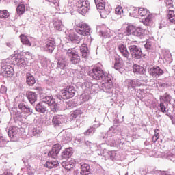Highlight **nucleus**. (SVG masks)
Masks as SVG:
<instances>
[{"instance_id": "nucleus-1", "label": "nucleus", "mask_w": 175, "mask_h": 175, "mask_svg": "<svg viewBox=\"0 0 175 175\" xmlns=\"http://www.w3.org/2000/svg\"><path fill=\"white\" fill-rule=\"evenodd\" d=\"M56 58L58 61L57 68L65 69L66 66V58H69L71 64H79L80 62V57L79 52L75 48L63 49L62 51H58L56 54Z\"/></svg>"}, {"instance_id": "nucleus-2", "label": "nucleus", "mask_w": 175, "mask_h": 175, "mask_svg": "<svg viewBox=\"0 0 175 175\" xmlns=\"http://www.w3.org/2000/svg\"><path fill=\"white\" fill-rule=\"evenodd\" d=\"M42 103H38L35 107V109L38 113H44L45 111H47V107L44 105V103L50 106L51 111L53 112L58 111V105L55 102V99L51 96H46L42 98Z\"/></svg>"}, {"instance_id": "nucleus-3", "label": "nucleus", "mask_w": 175, "mask_h": 175, "mask_svg": "<svg viewBox=\"0 0 175 175\" xmlns=\"http://www.w3.org/2000/svg\"><path fill=\"white\" fill-rule=\"evenodd\" d=\"M99 88L102 91L106 92V94H109L110 96V95L113 94V90L114 88L113 77H111V75H107V77L101 81Z\"/></svg>"}, {"instance_id": "nucleus-4", "label": "nucleus", "mask_w": 175, "mask_h": 175, "mask_svg": "<svg viewBox=\"0 0 175 175\" xmlns=\"http://www.w3.org/2000/svg\"><path fill=\"white\" fill-rule=\"evenodd\" d=\"M10 65H13L12 63V60H10V58L2 60L1 72L4 77H10V76H12V75H14V70L13 69V67H12Z\"/></svg>"}, {"instance_id": "nucleus-5", "label": "nucleus", "mask_w": 175, "mask_h": 175, "mask_svg": "<svg viewBox=\"0 0 175 175\" xmlns=\"http://www.w3.org/2000/svg\"><path fill=\"white\" fill-rule=\"evenodd\" d=\"M75 6L78 13L85 16L90 10V1L88 0H75Z\"/></svg>"}, {"instance_id": "nucleus-6", "label": "nucleus", "mask_w": 175, "mask_h": 175, "mask_svg": "<svg viewBox=\"0 0 175 175\" xmlns=\"http://www.w3.org/2000/svg\"><path fill=\"white\" fill-rule=\"evenodd\" d=\"M172 96L168 94L160 96V110L162 113H167L169 111V105L172 104Z\"/></svg>"}, {"instance_id": "nucleus-7", "label": "nucleus", "mask_w": 175, "mask_h": 175, "mask_svg": "<svg viewBox=\"0 0 175 175\" xmlns=\"http://www.w3.org/2000/svg\"><path fill=\"white\" fill-rule=\"evenodd\" d=\"M89 76L94 79V80H105L107 76L105 77V72L100 67H96L89 72Z\"/></svg>"}, {"instance_id": "nucleus-8", "label": "nucleus", "mask_w": 175, "mask_h": 175, "mask_svg": "<svg viewBox=\"0 0 175 175\" xmlns=\"http://www.w3.org/2000/svg\"><path fill=\"white\" fill-rule=\"evenodd\" d=\"M76 32L82 36L91 35V27L84 22L79 23L76 28Z\"/></svg>"}, {"instance_id": "nucleus-9", "label": "nucleus", "mask_w": 175, "mask_h": 175, "mask_svg": "<svg viewBox=\"0 0 175 175\" xmlns=\"http://www.w3.org/2000/svg\"><path fill=\"white\" fill-rule=\"evenodd\" d=\"M76 90L72 86H67L66 88L60 91L61 97L62 99H70L75 96Z\"/></svg>"}, {"instance_id": "nucleus-10", "label": "nucleus", "mask_w": 175, "mask_h": 175, "mask_svg": "<svg viewBox=\"0 0 175 175\" xmlns=\"http://www.w3.org/2000/svg\"><path fill=\"white\" fill-rule=\"evenodd\" d=\"M65 33L66 38L72 43H75L76 44H79V43H80L81 38L75 33V30H67L65 31Z\"/></svg>"}, {"instance_id": "nucleus-11", "label": "nucleus", "mask_w": 175, "mask_h": 175, "mask_svg": "<svg viewBox=\"0 0 175 175\" xmlns=\"http://www.w3.org/2000/svg\"><path fill=\"white\" fill-rule=\"evenodd\" d=\"M42 49L46 53H53L55 49V40L53 38L47 39L43 44Z\"/></svg>"}, {"instance_id": "nucleus-12", "label": "nucleus", "mask_w": 175, "mask_h": 175, "mask_svg": "<svg viewBox=\"0 0 175 175\" xmlns=\"http://www.w3.org/2000/svg\"><path fill=\"white\" fill-rule=\"evenodd\" d=\"M129 49L133 58H135V59H140V58H142V55H143V53H142V49L137 46L131 45L130 46H129Z\"/></svg>"}, {"instance_id": "nucleus-13", "label": "nucleus", "mask_w": 175, "mask_h": 175, "mask_svg": "<svg viewBox=\"0 0 175 175\" xmlns=\"http://www.w3.org/2000/svg\"><path fill=\"white\" fill-rule=\"evenodd\" d=\"M10 59V61H12V65H17L21 68H25L27 65V64L25 63V60L20 55H16Z\"/></svg>"}, {"instance_id": "nucleus-14", "label": "nucleus", "mask_w": 175, "mask_h": 175, "mask_svg": "<svg viewBox=\"0 0 175 175\" xmlns=\"http://www.w3.org/2000/svg\"><path fill=\"white\" fill-rule=\"evenodd\" d=\"M57 139L62 142V143L66 144V143H69V142L72 140V137L70 136V133L66 131H62L57 135Z\"/></svg>"}, {"instance_id": "nucleus-15", "label": "nucleus", "mask_w": 175, "mask_h": 175, "mask_svg": "<svg viewBox=\"0 0 175 175\" xmlns=\"http://www.w3.org/2000/svg\"><path fill=\"white\" fill-rule=\"evenodd\" d=\"M61 145L59 144H56L53 145L51 150H50L48 153L49 158H53L55 159L58 154H59V151H61Z\"/></svg>"}, {"instance_id": "nucleus-16", "label": "nucleus", "mask_w": 175, "mask_h": 175, "mask_svg": "<svg viewBox=\"0 0 175 175\" xmlns=\"http://www.w3.org/2000/svg\"><path fill=\"white\" fill-rule=\"evenodd\" d=\"M18 109L21 110L22 114H24L25 117H28V116H31L32 113H33L32 109H31L28 105L23 103H21L18 105Z\"/></svg>"}, {"instance_id": "nucleus-17", "label": "nucleus", "mask_w": 175, "mask_h": 175, "mask_svg": "<svg viewBox=\"0 0 175 175\" xmlns=\"http://www.w3.org/2000/svg\"><path fill=\"white\" fill-rule=\"evenodd\" d=\"M20 38H21V41L23 43V44L29 46V47H31V46H33V47H35V46H36V44L35 43V42H36L35 38H30V40H29V39H28L27 36H25L24 34H21L20 36Z\"/></svg>"}, {"instance_id": "nucleus-18", "label": "nucleus", "mask_w": 175, "mask_h": 175, "mask_svg": "<svg viewBox=\"0 0 175 175\" xmlns=\"http://www.w3.org/2000/svg\"><path fill=\"white\" fill-rule=\"evenodd\" d=\"M126 83L129 90H135L136 87H140L142 85V83L139 79H127Z\"/></svg>"}, {"instance_id": "nucleus-19", "label": "nucleus", "mask_w": 175, "mask_h": 175, "mask_svg": "<svg viewBox=\"0 0 175 175\" xmlns=\"http://www.w3.org/2000/svg\"><path fill=\"white\" fill-rule=\"evenodd\" d=\"M63 122H65V118H64V116L62 115L55 116L52 119V125H53L55 128H58V126H61Z\"/></svg>"}, {"instance_id": "nucleus-20", "label": "nucleus", "mask_w": 175, "mask_h": 175, "mask_svg": "<svg viewBox=\"0 0 175 175\" xmlns=\"http://www.w3.org/2000/svg\"><path fill=\"white\" fill-rule=\"evenodd\" d=\"M149 73L153 77L158 78L163 75V70L161 69L159 66H154L149 70Z\"/></svg>"}, {"instance_id": "nucleus-21", "label": "nucleus", "mask_w": 175, "mask_h": 175, "mask_svg": "<svg viewBox=\"0 0 175 175\" xmlns=\"http://www.w3.org/2000/svg\"><path fill=\"white\" fill-rule=\"evenodd\" d=\"M8 136L10 139H14V140H17V136H18V128L16 126H12L8 130Z\"/></svg>"}, {"instance_id": "nucleus-22", "label": "nucleus", "mask_w": 175, "mask_h": 175, "mask_svg": "<svg viewBox=\"0 0 175 175\" xmlns=\"http://www.w3.org/2000/svg\"><path fill=\"white\" fill-rule=\"evenodd\" d=\"M81 166V172L80 174L81 175H88L91 173V169L90 167V165L85 163H79Z\"/></svg>"}, {"instance_id": "nucleus-23", "label": "nucleus", "mask_w": 175, "mask_h": 175, "mask_svg": "<svg viewBox=\"0 0 175 175\" xmlns=\"http://www.w3.org/2000/svg\"><path fill=\"white\" fill-rule=\"evenodd\" d=\"M26 96L29 100V102L33 105L38 100V94L34 92H29L27 93Z\"/></svg>"}, {"instance_id": "nucleus-24", "label": "nucleus", "mask_w": 175, "mask_h": 175, "mask_svg": "<svg viewBox=\"0 0 175 175\" xmlns=\"http://www.w3.org/2000/svg\"><path fill=\"white\" fill-rule=\"evenodd\" d=\"M133 36H137V38H139V39H143L144 38V29L140 27H135Z\"/></svg>"}, {"instance_id": "nucleus-25", "label": "nucleus", "mask_w": 175, "mask_h": 175, "mask_svg": "<svg viewBox=\"0 0 175 175\" xmlns=\"http://www.w3.org/2000/svg\"><path fill=\"white\" fill-rule=\"evenodd\" d=\"M80 51L83 58H88V55H90V51L88 50V46H87V44H83L80 46Z\"/></svg>"}, {"instance_id": "nucleus-26", "label": "nucleus", "mask_w": 175, "mask_h": 175, "mask_svg": "<svg viewBox=\"0 0 175 175\" xmlns=\"http://www.w3.org/2000/svg\"><path fill=\"white\" fill-rule=\"evenodd\" d=\"M119 51L121 53L122 55L126 58V59H129V52H128V49L124 44L119 45Z\"/></svg>"}, {"instance_id": "nucleus-27", "label": "nucleus", "mask_w": 175, "mask_h": 175, "mask_svg": "<svg viewBox=\"0 0 175 175\" xmlns=\"http://www.w3.org/2000/svg\"><path fill=\"white\" fill-rule=\"evenodd\" d=\"M133 71L134 72V73H135V75H143L146 72L143 66L137 64H134L133 66Z\"/></svg>"}, {"instance_id": "nucleus-28", "label": "nucleus", "mask_w": 175, "mask_h": 175, "mask_svg": "<svg viewBox=\"0 0 175 175\" xmlns=\"http://www.w3.org/2000/svg\"><path fill=\"white\" fill-rule=\"evenodd\" d=\"M72 150V148H66L65 150L62 153V159H69V158L72 157V154H73Z\"/></svg>"}, {"instance_id": "nucleus-29", "label": "nucleus", "mask_w": 175, "mask_h": 175, "mask_svg": "<svg viewBox=\"0 0 175 175\" xmlns=\"http://www.w3.org/2000/svg\"><path fill=\"white\" fill-rule=\"evenodd\" d=\"M150 14H151L150 13V11L147 10V8H138V18H139V17H147V16H150Z\"/></svg>"}, {"instance_id": "nucleus-30", "label": "nucleus", "mask_w": 175, "mask_h": 175, "mask_svg": "<svg viewBox=\"0 0 175 175\" xmlns=\"http://www.w3.org/2000/svg\"><path fill=\"white\" fill-rule=\"evenodd\" d=\"M26 83L28 84V85L32 86L35 83H36V81L35 80V77H33L32 74L27 72L26 74Z\"/></svg>"}, {"instance_id": "nucleus-31", "label": "nucleus", "mask_w": 175, "mask_h": 175, "mask_svg": "<svg viewBox=\"0 0 175 175\" xmlns=\"http://www.w3.org/2000/svg\"><path fill=\"white\" fill-rule=\"evenodd\" d=\"M53 27L56 31H64V25H62L61 20L55 19L53 22Z\"/></svg>"}, {"instance_id": "nucleus-32", "label": "nucleus", "mask_w": 175, "mask_h": 175, "mask_svg": "<svg viewBox=\"0 0 175 175\" xmlns=\"http://www.w3.org/2000/svg\"><path fill=\"white\" fill-rule=\"evenodd\" d=\"M58 161H46L44 164L45 167H47L48 169H53L54 167H57L58 166Z\"/></svg>"}, {"instance_id": "nucleus-33", "label": "nucleus", "mask_w": 175, "mask_h": 175, "mask_svg": "<svg viewBox=\"0 0 175 175\" xmlns=\"http://www.w3.org/2000/svg\"><path fill=\"white\" fill-rule=\"evenodd\" d=\"M129 14L131 17L139 18V8L135 7H131Z\"/></svg>"}, {"instance_id": "nucleus-34", "label": "nucleus", "mask_w": 175, "mask_h": 175, "mask_svg": "<svg viewBox=\"0 0 175 175\" xmlns=\"http://www.w3.org/2000/svg\"><path fill=\"white\" fill-rule=\"evenodd\" d=\"M111 12V8L109 7H106V8L101 10V11L100 12V14L102 18H106V17H107V16L110 14Z\"/></svg>"}, {"instance_id": "nucleus-35", "label": "nucleus", "mask_w": 175, "mask_h": 175, "mask_svg": "<svg viewBox=\"0 0 175 175\" xmlns=\"http://www.w3.org/2000/svg\"><path fill=\"white\" fill-rule=\"evenodd\" d=\"M167 18L169 19L170 23H175V14H174V10H169L167 11Z\"/></svg>"}, {"instance_id": "nucleus-36", "label": "nucleus", "mask_w": 175, "mask_h": 175, "mask_svg": "<svg viewBox=\"0 0 175 175\" xmlns=\"http://www.w3.org/2000/svg\"><path fill=\"white\" fill-rule=\"evenodd\" d=\"M160 157H162V158H167V159H170V161L175 162V154L170 152L167 153H163Z\"/></svg>"}, {"instance_id": "nucleus-37", "label": "nucleus", "mask_w": 175, "mask_h": 175, "mask_svg": "<svg viewBox=\"0 0 175 175\" xmlns=\"http://www.w3.org/2000/svg\"><path fill=\"white\" fill-rule=\"evenodd\" d=\"M40 61L42 68H47V66H49V64H50V60L44 56H40Z\"/></svg>"}, {"instance_id": "nucleus-38", "label": "nucleus", "mask_w": 175, "mask_h": 175, "mask_svg": "<svg viewBox=\"0 0 175 175\" xmlns=\"http://www.w3.org/2000/svg\"><path fill=\"white\" fill-rule=\"evenodd\" d=\"M25 12V5H24V4L23 3H20L16 8L17 14H18L19 16H21V14H24Z\"/></svg>"}, {"instance_id": "nucleus-39", "label": "nucleus", "mask_w": 175, "mask_h": 175, "mask_svg": "<svg viewBox=\"0 0 175 175\" xmlns=\"http://www.w3.org/2000/svg\"><path fill=\"white\" fill-rule=\"evenodd\" d=\"M152 18V14H150L147 16H145V18H142L141 21L142 23H143L144 25H150V23H151Z\"/></svg>"}, {"instance_id": "nucleus-40", "label": "nucleus", "mask_w": 175, "mask_h": 175, "mask_svg": "<svg viewBox=\"0 0 175 175\" xmlns=\"http://www.w3.org/2000/svg\"><path fill=\"white\" fill-rule=\"evenodd\" d=\"M30 132H31L32 136H36V135H39L41 133L42 127L39 126H35Z\"/></svg>"}, {"instance_id": "nucleus-41", "label": "nucleus", "mask_w": 175, "mask_h": 175, "mask_svg": "<svg viewBox=\"0 0 175 175\" xmlns=\"http://www.w3.org/2000/svg\"><path fill=\"white\" fill-rule=\"evenodd\" d=\"M135 28H136V27H135L132 25H128L126 29V35H128V36H129V35H133V32H135Z\"/></svg>"}, {"instance_id": "nucleus-42", "label": "nucleus", "mask_w": 175, "mask_h": 175, "mask_svg": "<svg viewBox=\"0 0 175 175\" xmlns=\"http://www.w3.org/2000/svg\"><path fill=\"white\" fill-rule=\"evenodd\" d=\"M99 126L94 125V126L90 127L89 129H88L84 133L86 136H90L91 135H94L95 133V128H98Z\"/></svg>"}, {"instance_id": "nucleus-43", "label": "nucleus", "mask_w": 175, "mask_h": 175, "mask_svg": "<svg viewBox=\"0 0 175 175\" xmlns=\"http://www.w3.org/2000/svg\"><path fill=\"white\" fill-rule=\"evenodd\" d=\"M96 8L98 10H103V9H106V3H100L99 0H96Z\"/></svg>"}, {"instance_id": "nucleus-44", "label": "nucleus", "mask_w": 175, "mask_h": 175, "mask_svg": "<svg viewBox=\"0 0 175 175\" xmlns=\"http://www.w3.org/2000/svg\"><path fill=\"white\" fill-rule=\"evenodd\" d=\"M90 100V95L83 93L80 96V100L81 103H84V102H88Z\"/></svg>"}, {"instance_id": "nucleus-45", "label": "nucleus", "mask_w": 175, "mask_h": 175, "mask_svg": "<svg viewBox=\"0 0 175 175\" xmlns=\"http://www.w3.org/2000/svg\"><path fill=\"white\" fill-rule=\"evenodd\" d=\"M10 14L6 10H0V18H8Z\"/></svg>"}, {"instance_id": "nucleus-46", "label": "nucleus", "mask_w": 175, "mask_h": 175, "mask_svg": "<svg viewBox=\"0 0 175 175\" xmlns=\"http://www.w3.org/2000/svg\"><path fill=\"white\" fill-rule=\"evenodd\" d=\"M83 113V111L80 109L75 110L71 115V117H72V118H77V117H81Z\"/></svg>"}, {"instance_id": "nucleus-47", "label": "nucleus", "mask_w": 175, "mask_h": 175, "mask_svg": "<svg viewBox=\"0 0 175 175\" xmlns=\"http://www.w3.org/2000/svg\"><path fill=\"white\" fill-rule=\"evenodd\" d=\"M158 139H159V129H156L154 130V135L152 138V142H153V143H155L157 140H158Z\"/></svg>"}, {"instance_id": "nucleus-48", "label": "nucleus", "mask_w": 175, "mask_h": 175, "mask_svg": "<svg viewBox=\"0 0 175 175\" xmlns=\"http://www.w3.org/2000/svg\"><path fill=\"white\" fill-rule=\"evenodd\" d=\"M122 68V63H121V61L116 59V62L114 64V68L116 70H120Z\"/></svg>"}, {"instance_id": "nucleus-49", "label": "nucleus", "mask_w": 175, "mask_h": 175, "mask_svg": "<svg viewBox=\"0 0 175 175\" xmlns=\"http://www.w3.org/2000/svg\"><path fill=\"white\" fill-rule=\"evenodd\" d=\"M115 133H117V129H116V126H111V128L109 129V136H114Z\"/></svg>"}, {"instance_id": "nucleus-50", "label": "nucleus", "mask_w": 175, "mask_h": 175, "mask_svg": "<svg viewBox=\"0 0 175 175\" xmlns=\"http://www.w3.org/2000/svg\"><path fill=\"white\" fill-rule=\"evenodd\" d=\"M124 13V10L122 9V7L118 6L115 9V14H118V16H121L122 14Z\"/></svg>"}, {"instance_id": "nucleus-51", "label": "nucleus", "mask_w": 175, "mask_h": 175, "mask_svg": "<svg viewBox=\"0 0 175 175\" xmlns=\"http://www.w3.org/2000/svg\"><path fill=\"white\" fill-rule=\"evenodd\" d=\"M62 165H63V166H64V165H66L64 167L67 170H72V169H73V166H75V164H70V163H69V162L62 163Z\"/></svg>"}, {"instance_id": "nucleus-52", "label": "nucleus", "mask_w": 175, "mask_h": 175, "mask_svg": "<svg viewBox=\"0 0 175 175\" xmlns=\"http://www.w3.org/2000/svg\"><path fill=\"white\" fill-rule=\"evenodd\" d=\"M165 5L167 9H171V10H172V9L174 8L173 1L172 0H165Z\"/></svg>"}, {"instance_id": "nucleus-53", "label": "nucleus", "mask_w": 175, "mask_h": 175, "mask_svg": "<svg viewBox=\"0 0 175 175\" xmlns=\"http://www.w3.org/2000/svg\"><path fill=\"white\" fill-rule=\"evenodd\" d=\"M84 70H79L77 72V77L78 79H84Z\"/></svg>"}, {"instance_id": "nucleus-54", "label": "nucleus", "mask_w": 175, "mask_h": 175, "mask_svg": "<svg viewBox=\"0 0 175 175\" xmlns=\"http://www.w3.org/2000/svg\"><path fill=\"white\" fill-rule=\"evenodd\" d=\"M47 1V2H51L52 3H53V5H55L56 7H58L57 9H61V8L59 7V1H58V0H46Z\"/></svg>"}, {"instance_id": "nucleus-55", "label": "nucleus", "mask_w": 175, "mask_h": 175, "mask_svg": "<svg viewBox=\"0 0 175 175\" xmlns=\"http://www.w3.org/2000/svg\"><path fill=\"white\" fill-rule=\"evenodd\" d=\"M6 144V140L3 136H0V147H3Z\"/></svg>"}, {"instance_id": "nucleus-56", "label": "nucleus", "mask_w": 175, "mask_h": 175, "mask_svg": "<svg viewBox=\"0 0 175 175\" xmlns=\"http://www.w3.org/2000/svg\"><path fill=\"white\" fill-rule=\"evenodd\" d=\"M7 92H8V88H6V86H5L3 85H1V88H0V93L5 94H6Z\"/></svg>"}, {"instance_id": "nucleus-57", "label": "nucleus", "mask_w": 175, "mask_h": 175, "mask_svg": "<svg viewBox=\"0 0 175 175\" xmlns=\"http://www.w3.org/2000/svg\"><path fill=\"white\" fill-rule=\"evenodd\" d=\"M74 106H75V104H73L72 101H68L66 103V107L68 109H70V107H73Z\"/></svg>"}, {"instance_id": "nucleus-58", "label": "nucleus", "mask_w": 175, "mask_h": 175, "mask_svg": "<svg viewBox=\"0 0 175 175\" xmlns=\"http://www.w3.org/2000/svg\"><path fill=\"white\" fill-rule=\"evenodd\" d=\"M100 36H103V38H109L110 37V34L105 31H100Z\"/></svg>"}, {"instance_id": "nucleus-59", "label": "nucleus", "mask_w": 175, "mask_h": 175, "mask_svg": "<svg viewBox=\"0 0 175 175\" xmlns=\"http://www.w3.org/2000/svg\"><path fill=\"white\" fill-rule=\"evenodd\" d=\"M6 44L8 47H10V49H13L15 46L14 42H8Z\"/></svg>"}, {"instance_id": "nucleus-60", "label": "nucleus", "mask_w": 175, "mask_h": 175, "mask_svg": "<svg viewBox=\"0 0 175 175\" xmlns=\"http://www.w3.org/2000/svg\"><path fill=\"white\" fill-rule=\"evenodd\" d=\"M71 9H72V4L68 5L67 8H66L65 10H64V12L66 13H69V12H71V10H70Z\"/></svg>"}, {"instance_id": "nucleus-61", "label": "nucleus", "mask_w": 175, "mask_h": 175, "mask_svg": "<svg viewBox=\"0 0 175 175\" xmlns=\"http://www.w3.org/2000/svg\"><path fill=\"white\" fill-rule=\"evenodd\" d=\"M108 144L109 146H111V147H114V146H116V141H114V140L109 141Z\"/></svg>"}, {"instance_id": "nucleus-62", "label": "nucleus", "mask_w": 175, "mask_h": 175, "mask_svg": "<svg viewBox=\"0 0 175 175\" xmlns=\"http://www.w3.org/2000/svg\"><path fill=\"white\" fill-rule=\"evenodd\" d=\"M3 175H13V174H12V172H5Z\"/></svg>"}, {"instance_id": "nucleus-63", "label": "nucleus", "mask_w": 175, "mask_h": 175, "mask_svg": "<svg viewBox=\"0 0 175 175\" xmlns=\"http://www.w3.org/2000/svg\"><path fill=\"white\" fill-rule=\"evenodd\" d=\"M160 175H170L169 173L166 172H163L161 173Z\"/></svg>"}, {"instance_id": "nucleus-64", "label": "nucleus", "mask_w": 175, "mask_h": 175, "mask_svg": "<svg viewBox=\"0 0 175 175\" xmlns=\"http://www.w3.org/2000/svg\"><path fill=\"white\" fill-rule=\"evenodd\" d=\"M171 120H172V124H175V116H173V117L171 118Z\"/></svg>"}]
</instances>
